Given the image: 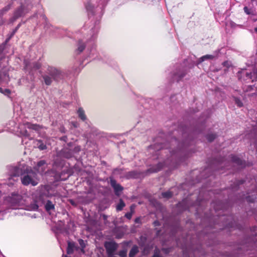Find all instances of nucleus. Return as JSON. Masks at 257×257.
Segmentation results:
<instances>
[{"label":"nucleus","instance_id":"11","mask_svg":"<svg viewBox=\"0 0 257 257\" xmlns=\"http://www.w3.org/2000/svg\"><path fill=\"white\" fill-rule=\"evenodd\" d=\"M138 248L136 246H134L130 251V256L133 257L138 252Z\"/></svg>","mask_w":257,"mask_h":257},{"label":"nucleus","instance_id":"19","mask_svg":"<svg viewBox=\"0 0 257 257\" xmlns=\"http://www.w3.org/2000/svg\"><path fill=\"white\" fill-rule=\"evenodd\" d=\"M26 14V11L23 8H21L20 10H19V15H22Z\"/></svg>","mask_w":257,"mask_h":257},{"label":"nucleus","instance_id":"8","mask_svg":"<svg viewBox=\"0 0 257 257\" xmlns=\"http://www.w3.org/2000/svg\"><path fill=\"white\" fill-rule=\"evenodd\" d=\"M75 248V246L74 243L71 242H68V248H67V253L68 254L72 253L73 252Z\"/></svg>","mask_w":257,"mask_h":257},{"label":"nucleus","instance_id":"10","mask_svg":"<svg viewBox=\"0 0 257 257\" xmlns=\"http://www.w3.org/2000/svg\"><path fill=\"white\" fill-rule=\"evenodd\" d=\"M213 58L214 56L212 55H206L201 57L199 59V62H201L207 59H212Z\"/></svg>","mask_w":257,"mask_h":257},{"label":"nucleus","instance_id":"24","mask_svg":"<svg viewBox=\"0 0 257 257\" xmlns=\"http://www.w3.org/2000/svg\"><path fill=\"white\" fill-rule=\"evenodd\" d=\"M126 252L125 251H122L120 253V255L122 257H125L126 255Z\"/></svg>","mask_w":257,"mask_h":257},{"label":"nucleus","instance_id":"13","mask_svg":"<svg viewBox=\"0 0 257 257\" xmlns=\"http://www.w3.org/2000/svg\"><path fill=\"white\" fill-rule=\"evenodd\" d=\"M44 81H45V83L47 85L51 84V82L52 81L51 78H50L48 76H46V75L44 76Z\"/></svg>","mask_w":257,"mask_h":257},{"label":"nucleus","instance_id":"15","mask_svg":"<svg viewBox=\"0 0 257 257\" xmlns=\"http://www.w3.org/2000/svg\"><path fill=\"white\" fill-rule=\"evenodd\" d=\"M85 47V45H84V44L79 43V45L78 46L77 51L80 53L84 50Z\"/></svg>","mask_w":257,"mask_h":257},{"label":"nucleus","instance_id":"30","mask_svg":"<svg viewBox=\"0 0 257 257\" xmlns=\"http://www.w3.org/2000/svg\"><path fill=\"white\" fill-rule=\"evenodd\" d=\"M254 30L257 33V27L255 28Z\"/></svg>","mask_w":257,"mask_h":257},{"label":"nucleus","instance_id":"22","mask_svg":"<svg viewBox=\"0 0 257 257\" xmlns=\"http://www.w3.org/2000/svg\"><path fill=\"white\" fill-rule=\"evenodd\" d=\"M124 204L121 202L117 206L116 209L117 210H120L124 207Z\"/></svg>","mask_w":257,"mask_h":257},{"label":"nucleus","instance_id":"21","mask_svg":"<svg viewBox=\"0 0 257 257\" xmlns=\"http://www.w3.org/2000/svg\"><path fill=\"white\" fill-rule=\"evenodd\" d=\"M8 80H9V77H8V76H7L6 75H5L4 76V78H1L0 77V81H4V82L7 83V82H8Z\"/></svg>","mask_w":257,"mask_h":257},{"label":"nucleus","instance_id":"23","mask_svg":"<svg viewBox=\"0 0 257 257\" xmlns=\"http://www.w3.org/2000/svg\"><path fill=\"white\" fill-rule=\"evenodd\" d=\"M162 195L165 197H170L171 196V194L169 192L163 193Z\"/></svg>","mask_w":257,"mask_h":257},{"label":"nucleus","instance_id":"7","mask_svg":"<svg viewBox=\"0 0 257 257\" xmlns=\"http://www.w3.org/2000/svg\"><path fill=\"white\" fill-rule=\"evenodd\" d=\"M110 184L117 193L120 191L122 189L121 187L119 185L117 184L114 180H111Z\"/></svg>","mask_w":257,"mask_h":257},{"label":"nucleus","instance_id":"1","mask_svg":"<svg viewBox=\"0 0 257 257\" xmlns=\"http://www.w3.org/2000/svg\"><path fill=\"white\" fill-rule=\"evenodd\" d=\"M22 183L25 185H32L36 186L38 184L39 180L35 173L32 171L27 172L21 178Z\"/></svg>","mask_w":257,"mask_h":257},{"label":"nucleus","instance_id":"9","mask_svg":"<svg viewBox=\"0 0 257 257\" xmlns=\"http://www.w3.org/2000/svg\"><path fill=\"white\" fill-rule=\"evenodd\" d=\"M78 116L82 120H85L86 118L84 111L82 108H79L77 111Z\"/></svg>","mask_w":257,"mask_h":257},{"label":"nucleus","instance_id":"29","mask_svg":"<svg viewBox=\"0 0 257 257\" xmlns=\"http://www.w3.org/2000/svg\"><path fill=\"white\" fill-rule=\"evenodd\" d=\"M38 206L37 205H36V206L35 207V208H34V209H37V208H38Z\"/></svg>","mask_w":257,"mask_h":257},{"label":"nucleus","instance_id":"17","mask_svg":"<svg viewBox=\"0 0 257 257\" xmlns=\"http://www.w3.org/2000/svg\"><path fill=\"white\" fill-rule=\"evenodd\" d=\"M79 243L81 247V251L83 253H84V248L85 246V243L84 241L82 239L79 240Z\"/></svg>","mask_w":257,"mask_h":257},{"label":"nucleus","instance_id":"14","mask_svg":"<svg viewBox=\"0 0 257 257\" xmlns=\"http://www.w3.org/2000/svg\"><path fill=\"white\" fill-rule=\"evenodd\" d=\"M54 208V205L50 201H48L46 205V209L49 211Z\"/></svg>","mask_w":257,"mask_h":257},{"label":"nucleus","instance_id":"28","mask_svg":"<svg viewBox=\"0 0 257 257\" xmlns=\"http://www.w3.org/2000/svg\"><path fill=\"white\" fill-rule=\"evenodd\" d=\"M254 74H255L256 75V78L255 79V80H257V69L255 70V71L254 72Z\"/></svg>","mask_w":257,"mask_h":257},{"label":"nucleus","instance_id":"5","mask_svg":"<svg viewBox=\"0 0 257 257\" xmlns=\"http://www.w3.org/2000/svg\"><path fill=\"white\" fill-rule=\"evenodd\" d=\"M105 247L107 252L111 253L116 249L117 245L113 242H107L105 243Z\"/></svg>","mask_w":257,"mask_h":257},{"label":"nucleus","instance_id":"2","mask_svg":"<svg viewBox=\"0 0 257 257\" xmlns=\"http://www.w3.org/2000/svg\"><path fill=\"white\" fill-rule=\"evenodd\" d=\"M21 200V196L18 194H14L12 196L8 197L6 201L12 209H16L19 208L22 204Z\"/></svg>","mask_w":257,"mask_h":257},{"label":"nucleus","instance_id":"6","mask_svg":"<svg viewBox=\"0 0 257 257\" xmlns=\"http://www.w3.org/2000/svg\"><path fill=\"white\" fill-rule=\"evenodd\" d=\"M45 162L44 161H41L38 163L36 169L38 172L42 173L45 171Z\"/></svg>","mask_w":257,"mask_h":257},{"label":"nucleus","instance_id":"25","mask_svg":"<svg viewBox=\"0 0 257 257\" xmlns=\"http://www.w3.org/2000/svg\"><path fill=\"white\" fill-rule=\"evenodd\" d=\"M125 216H126V217L127 218L130 219V218L131 217L132 215H131V214L128 213V214H126L125 215Z\"/></svg>","mask_w":257,"mask_h":257},{"label":"nucleus","instance_id":"20","mask_svg":"<svg viewBox=\"0 0 257 257\" xmlns=\"http://www.w3.org/2000/svg\"><path fill=\"white\" fill-rule=\"evenodd\" d=\"M20 175V169L19 168H15V173H14V176H17Z\"/></svg>","mask_w":257,"mask_h":257},{"label":"nucleus","instance_id":"18","mask_svg":"<svg viewBox=\"0 0 257 257\" xmlns=\"http://www.w3.org/2000/svg\"><path fill=\"white\" fill-rule=\"evenodd\" d=\"M243 10L246 15H249L252 14L251 10L248 9L247 7H244Z\"/></svg>","mask_w":257,"mask_h":257},{"label":"nucleus","instance_id":"26","mask_svg":"<svg viewBox=\"0 0 257 257\" xmlns=\"http://www.w3.org/2000/svg\"><path fill=\"white\" fill-rule=\"evenodd\" d=\"M236 103L239 106H242V103L239 101H236Z\"/></svg>","mask_w":257,"mask_h":257},{"label":"nucleus","instance_id":"16","mask_svg":"<svg viewBox=\"0 0 257 257\" xmlns=\"http://www.w3.org/2000/svg\"><path fill=\"white\" fill-rule=\"evenodd\" d=\"M0 92L6 95H9L10 93V91L9 89H3L2 88H0Z\"/></svg>","mask_w":257,"mask_h":257},{"label":"nucleus","instance_id":"4","mask_svg":"<svg viewBox=\"0 0 257 257\" xmlns=\"http://www.w3.org/2000/svg\"><path fill=\"white\" fill-rule=\"evenodd\" d=\"M47 72L50 75L53 79H56L61 74L60 70L53 67H48L47 68Z\"/></svg>","mask_w":257,"mask_h":257},{"label":"nucleus","instance_id":"3","mask_svg":"<svg viewBox=\"0 0 257 257\" xmlns=\"http://www.w3.org/2000/svg\"><path fill=\"white\" fill-rule=\"evenodd\" d=\"M28 128L29 129H32V130H36V131H39L41 127L39 125L31 124L29 122H27L25 124H24V125H21V126L19 128L20 129V133L22 136H26V137L28 136V131L26 130H22L23 128Z\"/></svg>","mask_w":257,"mask_h":257},{"label":"nucleus","instance_id":"31","mask_svg":"<svg viewBox=\"0 0 257 257\" xmlns=\"http://www.w3.org/2000/svg\"><path fill=\"white\" fill-rule=\"evenodd\" d=\"M4 14H5V13L4 12L2 13V15H4Z\"/></svg>","mask_w":257,"mask_h":257},{"label":"nucleus","instance_id":"12","mask_svg":"<svg viewBox=\"0 0 257 257\" xmlns=\"http://www.w3.org/2000/svg\"><path fill=\"white\" fill-rule=\"evenodd\" d=\"M36 143L37 146L40 150H43L46 149V146L44 145L41 141H37Z\"/></svg>","mask_w":257,"mask_h":257},{"label":"nucleus","instance_id":"27","mask_svg":"<svg viewBox=\"0 0 257 257\" xmlns=\"http://www.w3.org/2000/svg\"><path fill=\"white\" fill-rule=\"evenodd\" d=\"M8 9H9L8 7H6V8H5V9L2 11H3H3H8Z\"/></svg>","mask_w":257,"mask_h":257}]
</instances>
